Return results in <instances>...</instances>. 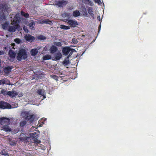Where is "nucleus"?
Masks as SVG:
<instances>
[{
	"mask_svg": "<svg viewBox=\"0 0 156 156\" xmlns=\"http://www.w3.org/2000/svg\"><path fill=\"white\" fill-rule=\"evenodd\" d=\"M76 51L74 49L70 48L69 47H65L63 48L62 49V52L63 54L65 55H67L69 53V54L68 56V58H69L73 54L74 52H76Z\"/></svg>",
	"mask_w": 156,
	"mask_h": 156,
	"instance_id": "obj_1",
	"label": "nucleus"
},
{
	"mask_svg": "<svg viewBox=\"0 0 156 156\" xmlns=\"http://www.w3.org/2000/svg\"><path fill=\"white\" fill-rule=\"evenodd\" d=\"M27 57V54L26 50L22 49L19 50L17 56V58L18 60L21 61L22 60L23 58L24 59H25Z\"/></svg>",
	"mask_w": 156,
	"mask_h": 156,
	"instance_id": "obj_2",
	"label": "nucleus"
},
{
	"mask_svg": "<svg viewBox=\"0 0 156 156\" xmlns=\"http://www.w3.org/2000/svg\"><path fill=\"white\" fill-rule=\"evenodd\" d=\"M1 93L4 96L8 95L12 98H13L18 95L17 93L16 92L12 91H7L4 89H2L1 90Z\"/></svg>",
	"mask_w": 156,
	"mask_h": 156,
	"instance_id": "obj_3",
	"label": "nucleus"
},
{
	"mask_svg": "<svg viewBox=\"0 0 156 156\" xmlns=\"http://www.w3.org/2000/svg\"><path fill=\"white\" fill-rule=\"evenodd\" d=\"M66 22L69 25L70 27L74 28L79 25L78 22L75 20L72 19H66Z\"/></svg>",
	"mask_w": 156,
	"mask_h": 156,
	"instance_id": "obj_4",
	"label": "nucleus"
},
{
	"mask_svg": "<svg viewBox=\"0 0 156 156\" xmlns=\"http://www.w3.org/2000/svg\"><path fill=\"white\" fill-rule=\"evenodd\" d=\"M0 10L4 14H8L9 7L7 4H6L0 5Z\"/></svg>",
	"mask_w": 156,
	"mask_h": 156,
	"instance_id": "obj_5",
	"label": "nucleus"
},
{
	"mask_svg": "<svg viewBox=\"0 0 156 156\" xmlns=\"http://www.w3.org/2000/svg\"><path fill=\"white\" fill-rule=\"evenodd\" d=\"M10 119L6 117L0 118V125L2 126L6 125H9L10 123Z\"/></svg>",
	"mask_w": 156,
	"mask_h": 156,
	"instance_id": "obj_6",
	"label": "nucleus"
},
{
	"mask_svg": "<svg viewBox=\"0 0 156 156\" xmlns=\"http://www.w3.org/2000/svg\"><path fill=\"white\" fill-rule=\"evenodd\" d=\"M20 22V17L19 15L16 14L13 20L11 23L12 25H19Z\"/></svg>",
	"mask_w": 156,
	"mask_h": 156,
	"instance_id": "obj_7",
	"label": "nucleus"
},
{
	"mask_svg": "<svg viewBox=\"0 0 156 156\" xmlns=\"http://www.w3.org/2000/svg\"><path fill=\"white\" fill-rule=\"evenodd\" d=\"M11 108V105L5 101H0V109H10Z\"/></svg>",
	"mask_w": 156,
	"mask_h": 156,
	"instance_id": "obj_8",
	"label": "nucleus"
},
{
	"mask_svg": "<svg viewBox=\"0 0 156 156\" xmlns=\"http://www.w3.org/2000/svg\"><path fill=\"white\" fill-rule=\"evenodd\" d=\"M13 26H10L9 27L8 29V31L10 32H15L16 30H19L20 29V26L19 25H13Z\"/></svg>",
	"mask_w": 156,
	"mask_h": 156,
	"instance_id": "obj_9",
	"label": "nucleus"
},
{
	"mask_svg": "<svg viewBox=\"0 0 156 156\" xmlns=\"http://www.w3.org/2000/svg\"><path fill=\"white\" fill-rule=\"evenodd\" d=\"M67 4V2L66 1L62 0V1H55V5L58 7H62L65 6Z\"/></svg>",
	"mask_w": 156,
	"mask_h": 156,
	"instance_id": "obj_10",
	"label": "nucleus"
},
{
	"mask_svg": "<svg viewBox=\"0 0 156 156\" xmlns=\"http://www.w3.org/2000/svg\"><path fill=\"white\" fill-rule=\"evenodd\" d=\"M24 38L27 41L30 42H32L35 39L34 36L29 34H26L24 36Z\"/></svg>",
	"mask_w": 156,
	"mask_h": 156,
	"instance_id": "obj_11",
	"label": "nucleus"
},
{
	"mask_svg": "<svg viewBox=\"0 0 156 156\" xmlns=\"http://www.w3.org/2000/svg\"><path fill=\"white\" fill-rule=\"evenodd\" d=\"M35 116L34 115H32L28 116H26L25 119L27 121H29L30 123L33 122L35 118Z\"/></svg>",
	"mask_w": 156,
	"mask_h": 156,
	"instance_id": "obj_12",
	"label": "nucleus"
},
{
	"mask_svg": "<svg viewBox=\"0 0 156 156\" xmlns=\"http://www.w3.org/2000/svg\"><path fill=\"white\" fill-rule=\"evenodd\" d=\"M12 66H8L4 69V72L6 74H9L12 69Z\"/></svg>",
	"mask_w": 156,
	"mask_h": 156,
	"instance_id": "obj_13",
	"label": "nucleus"
},
{
	"mask_svg": "<svg viewBox=\"0 0 156 156\" xmlns=\"http://www.w3.org/2000/svg\"><path fill=\"white\" fill-rule=\"evenodd\" d=\"M9 55L10 58L12 59L15 58L16 56L15 52L11 49L9 51Z\"/></svg>",
	"mask_w": 156,
	"mask_h": 156,
	"instance_id": "obj_14",
	"label": "nucleus"
},
{
	"mask_svg": "<svg viewBox=\"0 0 156 156\" xmlns=\"http://www.w3.org/2000/svg\"><path fill=\"white\" fill-rule=\"evenodd\" d=\"M30 52L32 56H34L38 53V51L37 48L32 49L30 50Z\"/></svg>",
	"mask_w": 156,
	"mask_h": 156,
	"instance_id": "obj_15",
	"label": "nucleus"
},
{
	"mask_svg": "<svg viewBox=\"0 0 156 156\" xmlns=\"http://www.w3.org/2000/svg\"><path fill=\"white\" fill-rule=\"evenodd\" d=\"M9 125H6L3 126V130L5 132H9L11 130V129L9 126Z\"/></svg>",
	"mask_w": 156,
	"mask_h": 156,
	"instance_id": "obj_16",
	"label": "nucleus"
},
{
	"mask_svg": "<svg viewBox=\"0 0 156 156\" xmlns=\"http://www.w3.org/2000/svg\"><path fill=\"white\" fill-rule=\"evenodd\" d=\"M58 50V48L54 45H52L50 48L51 52V53H54L56 52Z\"/></svg>",
	"mask_w": 156,
	"mask_h": 156,
	"instance_id": "obj_17",
	"label": "nucleus"
},
{
	"mask_svg": "<svg viewBox=\"0 0 156 156\" xmlns=\"http://www.w3.org/2000/svg\"><path fill=\"white\" fill-rule=\"evenodd\" d=\"M37 93L39 95H42L43 98V99H44L46 98L45 95H44V92H43L42 90V89H39L37 91Z\"/></svg>",
	"mask_w": 156,
	"mask_h": 156,
	"instance_id": "obj_18",
	"label": "nucleus"
},
{
	"mask_svg": "<svg viewBox=\"0 0 156 156\" xmlns=\"http://www.w3.org/2000/svg\"><path fill=\"white\" fill-rule=\"evenodd\" d=\"M16 142L12 139H9V144L12 146L16 145Z\"/></svg>",
	"mask_w": 156,
	"mask_h": 156,
	"instance_id": "obj_19",
	"label": "nucleus"
},
{
	"mask_svg": "<svg viewBox=\"0 0 156 156\" xmlns=\"http://www.w3.org/2000/svg\"><path fill=\"white\" fill-rule=\"evenodd\" d=\"M62 54L60 53H58L55 56V58L56 60H59L62 58Z\"/></svg>",
	"mask_w": 156,
	"mask_h": 156,
	"instance_id": "obj_20",
	"label": "nucleus"
},
{
	"mask_svg": "<svg viewBox=\"0 0 156 156\" xmlns=\"http://www.w3.org/2000/svg\"><path fill=\"white\" fill-rule=\"evenodd\" d=\"M30 135L31 138H35L37 137L38 134L36 132H35L34 133H30Z\"/></svg>",
	"mask_w": 156,
	"mask_h": 156,
	"instance_id": "obj_21",
	"label": "nucleus"
},
{
	"mask_svg": "<svg viewBox=\"0 0 156 156\" xmlns=\"http://www.w3.org/2000/svg\"><path fill=\"white\" fill-rule=\"evenodd\" d=\"M73 16L75 17H76L80 16V13L78 10H75L73 12Z\"/></svg>",
	"mask_w": 156,
	"mask_h": 156,
	"instance_id": "obj_22",
	"label": "nucleus"
},
{
	"mask_svg": "<svg viewBox=\"0 0 156 156\" xmlns=\"http://www.w3.org/2000/svg\"><path fill=\"white\" fill-rule=\"evenodd\" d=\"M9 23L8 22H6L2 24V28L4 29H6L9 28Z\"/></svg>",
	"mask_w": 156,
	"mask_h": 156,
	"instance_id": "obj_23",
	"label": "nucleus"
},
{
	"mask_svg": "<svg viewBox=\"0 0 156 156\" xmlns=\"http://www.w3.org/2000/svg\"><path fill=\"white\" fill-rule=\"evenodd\" d=\"M51 58V56L50 55H46L43 56V59L44 60L50 59Z\"/></svg>",
	"mask_w": 156,
	"mask_h": 156,
	"instance_id": "obj_24",
	"label": "nucleus"
},
{
	"mask_svg": "<svg viewBox=\"0 0 156 156\" xmlns=\"http://www.w3.org/2000/svg\"><path fill=\"white\" fill-rule=\"evenodd\" d=\"M0 154L3 155L5 156H9L7 151H5V149L3 150L0 153Z\"/></svg>",
	"mask_w": 156,
	"mask_h": 156,
	"instance_id": "obj_25",
	"label": "nucleus"
},
{
	"mask_svg": "<svg viewBox=\"0 0 156 156\" xmlns=\"http://www.w3.org/2000/svg\"><path fill=\"white\" fill-rule=\"evenodd\" d=\"M60 28L64 30H69L70 29V27L65 25H61L60 26Z\"/></svg>",
	"mask_w": 156,
	"mask_h": 156,
	"instance_id": "obj_26",
	"label": "nucleus"
},
{
	"mask_svg": "<svg viewBox=\"0 0 156 156\" xmlns=\"http://www.w3.org/2000/svg\"><path fill=\"white\" fill-rule=\"evenodd\" d=\"M4 80H5L4 81H5V84L7 85H12V84L10 83V81L9 80H8L6 78H4Z\"/></svg>",
	"mask_w": 156,
	"mask_h": 156,
	"instance_id": "obj_27",
	"label": "nucleus"
},
{
	"mask_svg": "<svg viewBox=\"0 0 156 156\" xmlns=\"http://www.w3.org/2000/svg\"><path fill=\"white\" fill-rule=\"evenodd\" d=\"M38 39L39 40H44L46 39V37L45 36L41 35L38 36Z\"/></svg>",
	"mask_w": 156,
	"mask_h": 156,
	"instance_id": "obj_28",
	"label": "nucleus"
},
{
	"mask_svg": "<svg viewBox=\"0 0 156 156\" xmlns=\"http://www.w3.org/2000/svg\"><path fill=\"white\" fill-rule=\"evenodd\" d=\"M69 63V58H68V57L67 58V59L63 61V63L64 64L66 65H67Z\"/></svg>",
	"mask_w": 156,
	"mask_h": 156,
	"instance_id": "obj_29",
	"label": "nucleus"
},
{
	"mask_svg": "<svg viewBox=\"0 0 156 156\" xmlns=\"http://www.w3.org/2000/svg\"><path fill=\"white\" fill-rule=\"evenodd\" d=\"M35 25V23L34 21H32L29 24V26L31 28V29H33L34 27V26Z\"/></svg>",
	"mask_w": 156,
	"mask_h": 156,
	"instance_id": "obj_30",
	"label": "nucleus"
},
{
	"mask_svg": "<svg viewBox=\"0 0 156 156\" xmlns=\"http://www.w3.org/2000/svg\"><path fill=\"white\" fill-rule=\"evenodd\" d=\"M5 14L0 16V21H5V16L4 15Z\"/></svg>",
	"mask_w": 156,
	"mask_h": 156,
	"instance_id": "obj_31",
	"label": "nucleus"
},
{
	"mask_svg": "<svg viewBox=\"0 0 156 156\" xmlns=\"http://www.w3.org/2000/svg\"><path fill=\"white\" fill-rule=\"evenodd\" d=\"M87 11L88 13L89 14H90V13L93 12V9L92 7H89L87 9Z\"/></svg>",
	"mask_w": 156,
	"mask_h": 156,
	"instance_id": "obj_32",
	"label": "nucleus"
},
{
	"mask_svg": "<svg viewBox=\"0 0 156 156\" xmlns=\"http://www.w3.org/2000/svg\"><path fill=\"white\" fill-rule=\"evenodd\" d=\"M54 44L57 46L58 47H61L62 46V44L60 42H54Z\"/></svg>",
	"mask_w": 156,
	"mask_h": 156,
	"instance_id": "obj_33",
	"label": "nucleus"
},
{
	"mask_svg": "<svg viewBox=\"0 0 156 156\" xmlns=\"http://www.w3.org/2000/svg\"><path fill=\"white\" fill-rule=\"evenodd\" d=\"M50 77L55 80H58V77L57 76L55 75H51Z\"/></svg>",
	"mask_w": 156,
	"mask_h": 156,
	"instance_id": "obj_34",
	"label": "nucleus"
},
{
	"mask_svg": "<svg viewBox=\"0 0 156 156\" xmlns=\"http://www.w3.org/2000/svg\"><path fill=\"white\" fill-rule=\"evenodd\" d=\"M26 124V122L25 121H21L20 122V125L21 126L23 127Z\"/></svg>",
	"mask_w": 156,
	"mask_h": 156,
	"instance_id": "obj_35",
	"label": "nucleus"
},
{
	"mask_svg": "<svg viewBox=\"0 0 156 156\" xmlns=\"http://www.w3.org/2000/svg\"><path fill=\"white\" fill-rule=\"evenodd\" d=\"M14 41L17 44H20L21 42V40L19 38H16L14 40Z\"/></svg>",
	"mask_w": 156,
	"mask_h": 156,
	"instance_id": "obj_36",
	"label": "nucleus"
},
{
	"mask_svg": "<svg viewBox=\"0 0 156 156\" xmlns=\"http://www.w3.org/2000/svg\"><path fill=\"white\" fill-rule=\"evenodd\" d=\"M72 42L74 44H76L78 43V41L77 39L73 38L72 40Z\"/></svg>",
	"mask_w": 156,
	"mask_h": 156,
	"instance_id": "obj_37",
	"label": "nucleus"
},
{
	"mask_svg": "<svg viewBox=\"0 0 156 156\" xmlns=\"http://www.w3.org/2000/svg\"><path fill=\"white\" fill-rule=\"evenodd\" d=\"M28 137H20V140L23 141H26Z\"/></svg>",
	"mask_w": 156,
	"mask_h": 156,
	"instance_id": "obj_38",
	"label": "nucleus"
},
{
	"mask_svg": "<svg viewBox=\"0 0 156 156\" xmlns=\"http://www.w3.org/2000/svg\"><path fill=\"white\" fill-rule=\"evenodd\" d=\"M44 23L47 24H50L51 23V22L50 20H47L45 21Z\"/></svg>",
	"mask_w": 156,
	"mask_h": 156,
	"instance_id": "obj_39",
	"label": "nucleus"
},
{
	"mask_svg": "<svg viewBox=\"0 0 156 156\" xmlns=\"http://www.w3.org/2000/svg\"><path fill=\"white\" fill-rule=\"evenodd\" d=\"M4 81H5L4 78L3 79L0 80V82L1 83V84H5Z\"/></svg>",
	"mask_w": 156,
	"mask_h": 156,
	"instance_id": "obj_40",
	"label": "nucleus"
},
{
	"mask_svg": "<svg viewBox=\"0 0 156 156\" xmlns=\"http://www.w3.org/2000/svg\"><path fill=\"white\" fill-rule=\"evenodd\" d=\"M88 5H89L90 6H93L94 5V3L92 1L90 0Z\"/></svg>",
	"mask_w": 156,
	"mask_h": 156,
	"instance_id": "obj_41",
	"label": "nucleus"
},
{
	"mask_svg": "<svg viewBox=\"0 0 156 156\" xmlns=\"http://www.w3.org/2000/svg\"><path fill=\"white\" fill-rule=\"evenodd\" d=\"M94 1L96 3H98L99 4H100L101 3V0H94Z\"/></svg>",
	"mask_w": 156,
	"mask_h": 156,
	"instance_id": "obj_42",
	"label": "nucleus"
},
{
	"mask_svg": "<svg viewBox=\"0 0 156 156\" xmlns=\"http://www.w3.org/2000/svg\"><path fill=\"white\" fill-rule=\"evenodd\" d=\"M23 30L25 32H27L28 31V30L27 28V27H26L25 26H24L23 27Z\"/></svg>",
	"mask_w": 156,
	"mask_h": 156,
	"instance_id": "obj_43",
	"label": "nucleus"
},
{
	"mask_svg": "<svg viewBox=\"0 0 156 156\" xmlns=\"http://www.w3.org/2000/svg\"><path fill=\"white\" fill-rule=\"evenodd\" d=\"M29 15L28 13H25V14H24V15L23 16H24L26 18H28Z\"/></svg>",
	"mask_w": 156,
	"mask_h": 156,
	"instance_id": "obj_44",
	"label": "nucleus"
},
{
	"mask_svg": "<svg viewBox=\"0 0 156 156\" xmlns=\"http://www.w3.org/2000/svg\"><path fill=\"white\" fill-rule=\"evenodd\" d=\"M90 0H84V2L86 4L88 5Z\"/></svg>",
	"mask_w": 156,
	"mask_h": 156,
	"instance_id": "obj_45",
	"label": "nucleus"
},
{
	"mask_svg": "<svg viewBox=\"0 0 156 156\" xmlns=\"http://www.w3.org/2000/svg\"><path fill=\"white\" fill-rule=\"evenodd\" d=\"M24 114H25V115L26 116H29L28 115L29 114V112H24Z\"/></svg>",
	"mask_w": 156,
	"mask_h": 156,
	"instance_id": "obj_46",
	"label": "nucleus"
},
{
	"mask_svg": "<svg viewBox=\"0 0 156 156\" xmlns=\"http://www.w3.org/2000/svg\"><path fill=\"white\" fill-rule=\"evenodd\" d=\"M89 14L93 19H94V15L93 12Z\"/></svg>",
	"mask_w": 156,
	"mask_h": 156,
	"instance_id": "obj_47",
	"label": "nucleus"
},
{
	"mask_svg": "<svg viewBox=\"0 0 156 156\" xmlns=\"http://www.w3.org/2000/svg\"><path fill=\"white\" fill-rule=\"evenodd\" d=\"M25 13L23 11H21V14L23 16Z\"/></svg>",
	"mask_w": 156,
	"mask_h": 156,
	"instance_id": "obj_48",
	"label": "nucleus"
},
{
	"mask_svg": "<svg viewBox=\"0 0 156 156\" xmlns=\"http://www.w3.org/2000/svg\"><path fill=\"white\" fill-rule=\"evenodd\" d=\"M3 54H4L3 51H0V55H3Z\"/></svg>",
	"mask_w": 156,
	"mask_h": 156,
	"instance_id": "obj_49",
	"label": "nucleus"
},
{
	"mask_svg": "<svg viewBox=\"0 0 156 156\" xmlns=\"http://www.w3.org/2000/svg\"><path fill=\"white\" fill-rule=\"evenodd\" d=\"M97 19L98 20H99L100 21V16H98Z\"/></svg>",
	"mask_w": 156,
	"mask_h": 156,
	"instance_id": "obj_50",
	"label": "nucleus"
},
{
	"mask_svg": "<svg viewBox=\"0 0 156 156\" xmlns=\"http://www.w3.org/2000/svg\"><path fill=\"white\" fill-rule=\"evenodd\" d=\"M34 142L36 144L38 143V140H35L34 141Z\"/></svg>",
	"mask_w": 156,
	"mask_h": 156,
	"instance_id": "obj_51",
	"label": "nucleus"
},
{
	"mask_svg": "<svg viewBox=\"0 0 156 156\" xmlns=\"http://www.w3.org/2000/svg\"><path fill=\"white\" fill-rule=\"evenodd\" d=\"M100 27H101V26H99V27H98L99 29H100Z\"/></svg>",
	"mask_w": 156,
	"mask_h": 156,
	"instance_id": "obj_52",
	"label": "nucleus"
},
{
	"mask_svg": "<svg viewBox=\"0 0 156 156\" xmlns=\"http://www.w3.org/2000/svg\"><path fill=\"white\" fill-rule=\"evenodd\" d=\"M95 41V40H94L92 42H94Z\"/></svg>",
	"mask_w": 156,
	"mask_h": 156,
	"instance_id": "obj_53",
	"label": "nucleus"
},
{
	"mask_svg": "<svg viewBox=\"0 0 156 156\" xmlns=\"http://www.w3.org/2000/svg\"><path fill=\"white\" fill-rule=\"evenodd\" d=\"M4 48H5V49H6V47H5Z\"/></svg>",
	"mask_w": 156,
	"mask_h": 156,
	"instance_id": "obj_54",
	"label": "nucleus"
}]
</instances>
